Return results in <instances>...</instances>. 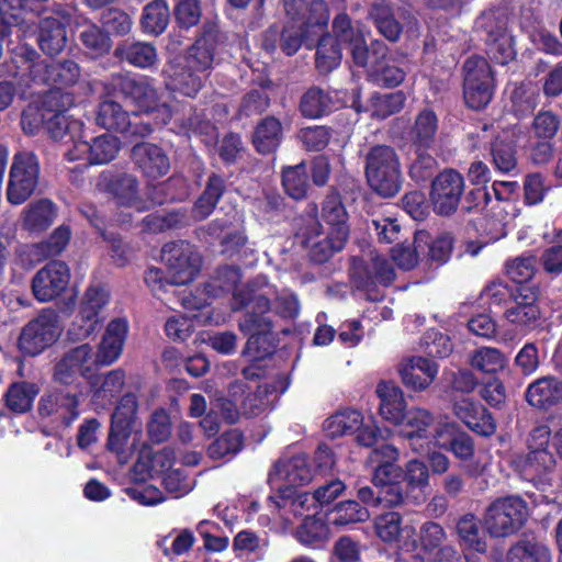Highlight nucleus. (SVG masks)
<instances>
[{
  "label": "nucleus",
  "instance_id": "obj_1",
  "mask_svg": "<svg viewBox=\"0 0 562 562\" xmlns=\"http://www.w3.org/2000/svg\"><path fill=\"white\" fill-rule=\"evenodd\" d=\"M272 293V286L263 278H258L235 292L232 301L233 311L244 307L251 310L239 321L238 328L249 336L246 351H254L256 357L261 356L258 349L260 338L271 333L273 328L271 319L265 315L271 310L269 295Z\"/></svg>",
  "mask_w": 562,
  "mask_h": 562
},
{
  "label": "nucleus",
  "instance_id": "obj_2",
  "mask_svg": "<svg viewBox=\"0 0 562 562\" xmlns=\"http://www.w3.org/2000/svg\"><path fill=\"white\" fill-rule=\"evenodd\" d=\"M322 221L326 229L321 223H314L306 239L312 259L319 263L340 251L349 236L348 213L338 193L331 192L324 200Z\"/></svg>",
  "mask_w": 562,
  "mask_h": 562
},
{
  "label": "nucleus",
  "instance_id": "obj_3",
  "mask_svg": "<svg viewBox=\"0 0 562 562\" xmlns=\"http://www.w3.org/2000/svg\"><path fill=\"white\" fill-rule=\"evenodd\" d=\"M112 83L123 98L137 109L138 113L153 119V126H161L170 122L172 117L170 105L161 99L147 77L117 75L112 78Z\"/></svg>",
  "mask_w": 562,
  "mask_h": 562
},
{
  "label": "nucleus",
  "instance_id": "obj_4",
  "mask_svg": "<svg viewBox=\"0 0 562 562\" xmlns=\"http://www.w3.org/2000/svg\"><path fill=\"white\" fill-rule=\"evenodd\" d=\"M13 61L18 64L16 67L20 69V71L15 72V76H21L22 78L29 76L32 81L47 86H72L80 78V68L75 61L65 60L63 63L47 64L38 58L34 49L27 46L20 47Z\"/></svg>",
  "mask_w": 562,
  "mask_h": 562
},
{
  "label": "nucleus",
  "instance_id": "obj_5",
  "mask_svg": "<svg viewBox=\"0 0 562 562\" xmlns=\"http://www.w3.org/2000/svg\"><path fill=\"white\" fill-rule=\"evenodd\" d=\"M402 548L406 552H415L418 557L430 562H456L459 554L453 546L445 544L448 535L445 528L436 521L424 522L416 536L413 525L404 526Z\"/></svg>",
  "mask_w": 562,
  "mask_h": 562
},
{
  "label": "nucleus",
  "instance_id": "obj_6",
  "mask_svg": "<svg viewBox=\"0 0 562 562\" xmlns=\"http://www.w3.org/2000/svg\"><path fill=\"white\" fill-rule=\"evenodd\" d=\"M366 177L369 186L380 195L392 198L398 193L402 172L395 149L386 145L372 147L366 156Z\"/></svg>",
  "mask_w": 562,
  "mask_h": 562
},
{
  "label": "nucleus",
  "instance_id": "obj_7",
  "mask_svg": "<svg viewBox=\"0 0 562 562\" xmlns=\"http://www.w3.org/2000/svg\"><path fill=\"white\" fill-rule=\"evenodd\" d=\"M527 503L518 496L493 502L484 516V526L491 537L505 538L516 533L527 521Z\"/></svg>",
  "mask_w": 562,
  "mask_h": 562
},
{
  "label": "nucleus",
  "instance_id": "obj_8",
  "mask_svg": "<svg viewBox=\"0 0 562 562\" xmlns=\"http://www.w3.org/2000/svg\"><path fill=\"white\" fill-rule=\"evenodd\" d=\"M63 326L58 313L53 308H44L23 328L19 338V347L24 353L36 356L57 341Z\"/></svg>",
  "mask_w": 562,
  "mask_h": 562
},
{
  "label": "nucleus",
  "instance_id": "obj_9",
  "mask_svg": "<svg viewBox=\"0 0 562 562\" xmlns=\"http://www.w3.org/2000/svg\"><path fill=\"white\" fill-rule=\"evenodd\" d=\"M40 181V164L33 153H18L10 169L7 200L21 205L35 192Z\"/></svg>",
  "mask_w": 562,
  "mask_h": 562
},
{
  "label": "nucleus",
  "instance_id": "obj_10",
  "mask_svg": "<svg viewBox=\"0 0 562 562\" xmlns=\"http://www.w3.org/2000/svg\"><path fill=\"white\" fill-rule=\"evenodd\" d=\"M110 294L101 285H91L85 292L77 321L68 334L71 338L82 340L93 335L105 317Z\"/></svg>",
  "mask_w": 562,
  "mask_h": 562
},
{
  "label": "nucleus",
  "instance_id": "obj_11",
  "mask_svg": "<svg viewBox=\"0 0 562 562\" xmlns=\"http://www.w3.org/2000/svg\"><path fill=\"white\" fill-rule=\"evenodd\" d=\"M161 260L166 265L170 282L183 285L194 280L201 267V257L193 245L179 240L162 247Z\"/></svg>",
  "mask_w": 562,
  "mask_h": 562
},
{
  "label": "nucleus",
  "instance_id": "obj_12",
  "mask_svg": "<svg viewBox=\"0 0 562 562\" xmlns=\"http://www.w3.org/2000/svg\"><path fill=\"white\" fill-rule=\"evenodd\" d=\"M94 120L100 127L119 132L126 137H145L153 132L150 122L140 120L137 113L131 120L122 105L110 99H104L98 104Z\"/></svg>",
  "mask_w": 562,
  "mask_h": 562
},
{
  "label": "nucleus",
  "instance_id": "obj_13",
  "mask_svg": "<svg viewBox=\"0 0 562 562\" xmlns=\"http://www.w3.org/2000/svg\"><path fill=\"white\" fill-rule=\"evenodd\" d=\"M95 188L101 192L111 194L115 203L121 207L138 213L146 209L139 193L138 180L133 175H113L110 171H103L98 177Z\"/></svg>",
  "mask_w": 562,
  "mask_h": 562
},
{
  "label": "nucleus",
  "instance_id": "obj_14",
  "mask_svg": "<svg viewBox=\"0 0 562 562\" xmlns=\"http://www.w3.org/2000/svg\"><path fill=\"white\" fill-rule=\"evenodd\" d=\"M464 179L458 171L446 169L431 183L430 198L434 210L439 215L453 214L464 193Z\"/></svg>",
  "mask_w": 562,
  "mask_h": 562
},
{
  "label": "nucleus",
  "instance_id": "obj_15",
  "mask_svg": "<svg viewBox=\"0 0 562 562\" xmlns=\"http://www.w3.org/2000/svg\"><path fill=\"white\" fill-rule=\"evenodd\" d=\"M400 425L402 436L416 453L430 451V446L435 445L436 430L440 427H435L432 415L423 408L408 411Z\"/></svg>",
  "mask_w": 562,
  "mask_h": 562
},
{
  "label": "nucleus",
  "instance_id": "obj_16",
  "mask_svg": "<svg viewBox=\"0 0 562 562\" xmlns=\"http://www.w3.org/2000/svg\"><path fill=\"white\" fill-rule=\"evenodd\" d=\"M70 272L66 263L50 261L40 269L32 279V293L38 302H50L67 289Z\"/></svg>",
  "mask_w": 562,
  "mask_h": 562
},
{
  "label": "nucleus",
  "instance_id": "obj_17",
  "mask_svg": "<svg viewBox=\"0 0 562 562\" xmlns=\"http://www.w3.org/2000/svg\"><path fill=\"white\" fill-rule=\"evenodd\" d=\"M120 149V139L114 135L104 134L92 138L91 142L75 143L74 148L68 150L67 157L69 160L85 158L91 165H102L112 161Z\"/></svg>",
  "mask_w": 562,
  "mask_h": 562
},
{
  "label": "nucleus",
  "instance_id": "obj_18",
  "mask_svg": "<svg viewBox=\"0 0 562 562\" xmlns=\"http://www.w3.org/2000/svg\"><path fill=\"white\" fill-rule=\"evenodd\" d=\"M336 44H346L349 46L352 59L358 66L364 67L370 61V52L360 29L356 27L350 18L345 14H338L333 21V34H330Z\"/></svg>",
  "mask_w": 562,
  "mask_h": 562
},
{
  "label": "nucleus",
  "instance_id": "obj_19",
  "mask_svg": "<svg viewBox=\"0 0 562 562\" xmlns=\"http://www.w3.org/2000/svg\"><path fill=\"white\" fill-rule=\"evenodd\" d=\"M78 398L75 394L65 391H52L42 395L38 402V414L43 418H52L65 425L79 415Z\"/></svg>",
  "mask_w": 562,
  "mask_h": 562
},
{
  "label": "nucleus",
  "instance_id": "obj_20",
  "mask_svg": "<svg viewBox=\"0 0 562 562\" xmlns=\"http://www.w3.org/2000/svg\"><path fill=\"white\" fill-rule=\"evenodd\" d=\"M312 480V470L304 454L293 456L289 459L278 460L269 473V482L281 488L279 483L289 486L304 485Z\"/></svg>",
  "mask_w": 562,
  "mask_h": 562
},
{
  "label": "nucleus",
  "instance_id": "obj_21",
  "mask_svg": "<svg viewBox=\"0 0 562 562\" xmlns=\"http://www.w3.org/2000/svg\"><path fill=\"white\" fill-rule=\"evenodd\" d=\"M132 158L137 168L149 179H157L168 173L170 159L166 151L151 143H140L133 147Z\"/></svg>",
  "mask_w": 562,
  "mask_h": 562
},
{
  "label": "nucleus",
  "instance_id": "obj_22",
  "mask_svg": "<svg viewBox=\"0 0 562 562\" xmlns=\"http://www.w3.org/2000/svg\"><path fill=\"white\" fill-rule=\"evenodd\" d=\"M45 104L49 108L44 128L52 138H61L68 130L66 112L72 106L74 98L70 93L56 89L45 94Z\"/></svg>",
  "mask_w": 562,
  "mask_h": 562
},
{
  "label": "nucleus",
  "instance_id": "obj_23",
  "mask_svg": "<svg viewBox=\"0 0 562 562\" xmlns=\"http://www.w3.org/2000/svg\"><path fill=\"white\" fill-rule=\"evenodd\" d=\"M387 47L380 41L371 43L370 57H374L371 61V75L379 85L385 87H395L403 82L406 76V69L403 63H397L395 59L383 60L386 56Z\"/></svg>",
  "mask_w": 562,
  "mask_h": 562
},
{
  "label": "nucleus",
  "instance_id": "obj_24",
  "mask_svg": "<svg viewBox=\"0 0 562 562\" xmlns=\"http://www.w3.org/2000/svg\"><path fill=\"white\" fill-rule=\"evenodd\" d=\"M525 397L530 406L547 412L562 403V381L552 375L539 378L528 385Z\"/></svg>",
  "mask_w": 562,
  "mask_h": 562
},
{
  "label": "nucleus",
  "instance_id": "obj_25",
  "mask_svg": "<svg viewBox=\"0 0 562 562\" xmlns=\"http://www.w3.org/2000/svg\"><path fill=\"white\" fill-rule=\"evenodd\" d=\"M398 371L406 387L414 391H424L436 379L438 366L429 359L413 357L403 362Z\"/></svg>",
  "mask_w": 562,
  "mask_h": 562
},
{
  "label": "nucleus",
  "instance_id": "obj_26",
  "mask_svg": "<svg viewBox=\"0 0 562 562\" xmlns=\"http://www.w3.org/2000/svg\"><path fill=\"white\" fill-rule=\"evenodd\" d=\"M370 259L363 266L355 261L353 274L357 276L361 285L380 283L389 285L395 279V270L389 260L376 251H370Z\"/></svg>",
  "mask_w": 562,
  "mask_h": 562
},
{
  "label": "nucleus",
  "instance_id": "obj_27",
  "mask_svg": "<svg viewBox=\"0 0 562 562\" xmlns=\"http://www.w3.org/2000/svg\"><path fill=\"white\" fill-rule=\"evenodd\" d=\"M435 446L450 450L462 461H471L474 456V442L471 436L460 431L453 424L440 425L436 430Z\"/></svg>",
  "mask_w": 562,
  "mask_h": 562
},
{
  "label": "nucleus",
  "instance_id": "obj_28",
  "mask_svg": "<svg viewBox=\"0 0 562 562\" xmlns=\"http://www.w3.org/2000/svg\"><path fill=\"white\" fill-rule=\"evenodd\" d=\"M127 331L128 324L124 318H115L108 324L98 350L100 364H111L120 357Z\"/></svg>",
  "mask_w": 562,
  "mask_h": 562
},
{
  "label": "nucleus",
  "instance_id": "obj_29",
  "mask_svg": "<svg viewBox=\"0 0 562 562\" xmlns=\"http://www.w3.org/2000/svg\"><path fill=\"white\" fill-rule=\"evenodd\" d=\"M454 414L471 430L482 436H491L496 430L492 415L480 404L464 398L454 404Z\"/></svg>",
  "mask_w": 562,
  "mask_h": 562
},
{
  "label": "nucleus",
  "instance_id": "obj_30",
  "mask_svg": "<svg viewBox=\"0 0 562 562\" xmlns=\"http://www.w3.org/2000/svg\"><path fill=\"white\" fill-rule=\"evenodd\" d=\"M376 394L380 398L381 416L394 425H400L406 414L402 390L391 382H381L376 387Z\"/></svg>",
  "mask_w": 562,
  "mask_h": 562
},
{
  "label": "nucleus",
  "instance_id": "obj_31",
  "mask_svg": "<svg viewBox=\"0 0 562 562\" xmlns=\"http://www.w3.org/2000/svg\"><path fill=\"white\" fill-rule=\"evenodd\" d=\"M140 438L142 428L111 425L106 447L121 463H126L137 449Z\"/></svg>",
  "mask_w": 562,
  "mask_h": 562
},
{
  "label": "nucleus",
  "instance_id": "obj_32",
  "mask_svg": "<svg viewBox=\"0 0 562 562\" xmlns=\"http://www.w3.org/2000/svg\"><path fill=\"white\" fill-rule=\"evenodd\" d=\"M55 217V205L47 199H41L22 211L21 226L29 233H42L53 224Z\"/></svg>",
  "mask_w": 562,
  "mask_h": 562
},
{
  "label": "nucleus",
  "instance_id": "obj_33",
  "mask_svg": "<svg viewBox=\"0 0 562 562\" xmlns=\"http://www.w3.org/2000/svg\"><path fill=\"white\" fill-rule=\"evenodd\" d=\"M513 462L528 480L540 479L555 464L554 457L548 449H529L528 453L516 456Z\"/></svg>",
  "mask_w": 562,
  "mask_h": 562
},
{
  "label": "nucleus",
  "instance_id": "obj_34",
  "mask_svg": "<svg viewBox=\"0 0 562 562\" xmlns=\"http://www.w3.org/2000/svg\"><path fill=\"white\" fill-rule=\"evenodd\" d=\"M114 55L121 61H126L137 68H151L158 61L156 47L147 42H124L120 44Z\"/></svg>",
  "mask_w": 562,
  "mask_h": 562
},
{
  "label": "nucleus",
  "instance_id": "obj_35",
  "mask_svg": "<svg viewBox=\"0 0 562 562\" xmlns=\"http://www.w3.org/2000/svg\"><path fill=\"white\" fill-rule=\"evenodd\" d=\"M506 559L507 562H552V554L543 542L524 538L509 548Z\"/></svg>",
  "mask_w": 562,
  "mask_h": 562
},
{
  "label": "nucleus",
  "instance_id": "obj_36",
  "mask_svg": "<svg viewBox=\"0 0 562 562\" xmlns=\"http://www.w3.org/2000/svg\"><path fill=\"white\" fill-rule=\"evenodd\" d=\"M460 544L468 550L484 553L487 543L480 526V520L473 514L462 515L456 524Z\"/></svg>",
  "mask_w": 562,
  "mask_h": 562
},
{
  "label": "nucleus",
  "instance_id": "obj_37",
  "mask_svg": "<svg viewBox=\"0 0 562 562\" xmlns=\"http://www.w3.org/2000/svg\"><path fill=\"white\" fill-rule=\"evenodd\" d=\"M165 74L168 77L167 87L184 95L194 97L202 87V75L187 66L170 64L165 69Z\"/></svg>",
  "mask_w": 562,
  "mask_h": 562
},
{
  "label": "nucleus",
  "instance_id": "obj_38",
  "mask_svg": "<svg viewBox=\"0 0 562 562\" xmlns=\"http://www.w3.org/2000/svg\"><path fill=\"white\" fill-rule=\"evenodd\" d=\"M468 363L480 373L497 374L506 368L508 359L497 348L480 347L468 355Z\"/></svg>",
  "mask_w": 562,
  "mask_h": 562
},
{
  "label": "nucleus",
  "instance_id": "obj_39",
  "mask_svg": "<svg viewBox=\"0 0 562 562\" xmlns=\"http://www.w3.org/2000/svg\"><path fill=\"white\" fill-rule=\"evenodd\" d=\"M38 393L40 387L33 382H13L4 393L5 407L15 414L26 413Z\"/></svg>",
  "mask_w": 562,
  "mask_h": 562
},
{
  "label": "nucleus",
  "instance_id": "obj_40",
  "mask_svg": "<svg viewBox=\"0 0 562 562\" xmlns=\"http://www.w3.org/2000/svg\"><path fill=\"white\" fill-rule=\"evenodd\" d=\"M282 140V125L273 116L261 120L255 128L252 143L261 154L273 153Z\"/></svg>",
  "mask_w": 562,
  "mask_h": 562
},
{
  "label": "nucleus",
  "instance_id": "obj_41",
  "mask_svg": "<svg viewBox=\"0 0 562 562\" xmlns=\"http://www.w3.org/2000/svg\"><path fill=\"white\" fill-rule=\"evenodd\" d=\"M67 34L64 24L54 18H46L41 22L38 44L47 55H57L66 46Z\"/></svg>",
  "mask_w": 562,
  "mask_h": 562
},
{
  "label": "nucleus",
  "instance_id": "obj_42",
  "mask_svg": "<svg viewBox=\"0 0 562 562\" xmlns=\"http://www.w3.org/2000/svg\"><path fill=\"white\" fill-rule=\"evenodd\" d=\"M491 155L497 170L509 172L515 169L517 159L514 148V133L510 131L499 133L491 144Z\"/></svg>",
  "mask_w": 562,
  "mask_h": 562
},
{
  "label": "nucleus",
  "instance_id": "obj_43",
  "mask_svg": "<svg viewBox=\"0 0 562 562\" xmlns=\"http://www.w3.org/2000/svg\"><path fill=\"white\" fill-rule=\"evenodd\" d=\"M438 131V119L434 111H420L411 130V139L415 148H429Z\"/></svg>",
  "mask_w": 562,
  "mask_h": 562
},
{
  "label": "nucleus",
  "instance_id": "obj_44",
  "mask_svg": "<svg viewBox=\"0 0 562 562\" xmlns=\"http://www.w3.org/2000/svg\"><path fill=\"white\" fill-rule=\"evenodd\" d=\"M370 513L356 501L339 502L329 513V522L336 527L364 522L369 519Z\"/></svg>",
  "mask_w": 562,
  "mask_h": 562
},
{
  "label": "nucleus",
  "instance_id": "obj_45",
  "mask_svg": "<svg viewBox=\"0 0 562 562\" xmlns=\"http://www.w3.org/2000/svg\"><path fill=\"white\" fill-rule=\"evenodd\" d=\"M170 20V11L165 0H153L145 5L142 15V27L145 33L161 34Z\"/></svg>",
  "mask_w": 562,
  "mask_h": 562
},
{
  "label": "nucleus",
  "instance_id": "obj_46",
  "mask_svg": "<svg viewBox=\"0 0 562 562\" xmlns=\"http://www.w3.org/2000/svg\"><path fill=\"white\" fill-rule=\"evenodd\" d=\"M125 384V373L112 370L91 381L92 397L94 401L109 402L119 394Z\"/></svg>",
  "mask_w": 562,
  "mask_h": 562
},
{
  "label": "nucleus",
  "instance_id": "obj_47",
  "mask_svg": "<svg viewBox=\"0 0 562 562\" xmlns=\"http://www.w3.org/2000/svg\"><path fill=\"white\" fill-rule=\"evenodd\" d=\"M224 192V181L221 177L212 175L209 178L206 188L195 202L192 215L196 221L205 220L214 210Z\"/></svg>",
  "mask_w": 562,
  "mask_h": 562
},
{
  "label": "nucleus",
  "instance_id": "obj_48",
  "mask_svg": "<svg viewBox=\"0 0 562 562\" xmlns=\"http://www.w3.org/2000/svg\"><path fill=\"white\" fill-rule=\"evenodd\" d=\"M362 426V416L355 409L340 411L326 419L324 428L330 437L353 435Z\"/></svg>",
  "mask_w": 562,
  "mask_h": 562
},
{
  "label": "nucleus",
  "instance_id": "obj_49",
  "mask_svg": "<svg viewBox=\"0 0 562 562\" xmlns=\"http://www.w3.org/2000/svg\"><path fill=\"white\" fill-rule=\"evenodd\" d=\"M240 279L241 274L238 268H220L216 270L214 276L206 282L205 292L212 297H216L232 291L234 294L235 292L239 291V289H237V284L240 282ZM244 288L245 286H243V289Z\"/></svg>",
  "mask_w": 562,
  "mask_h": 562
},
{
  "label": "nucleus",
  "instance_id": "obj_50",
  "mask_svg": "<svg viewBox=\"0 0 562 562\" xmlns=\"http://www.w3.org/2000/svg\"><path fill=\"white\" fill-rule=\"evenodd\" d=\"M334 108L331 97L318 87H312L302 97L300 110L310 119H317Z\"/></svg>",
  "mask_w": 562,
  "mask_h": 562
},
{
  "label": "nucleus",
  "instance_id": "obj_51",
  "mask_svg": "<svg viewBox=\"0 0 562 562\" xmlns=\"http://www.w3.org/2000/svg\"><path fill=\"white\" fill-rule=\"evenodd\" d=\"M282 186L292 199H304L310 187L306 165L301 162L295 166L285 167L282 171Z\"/></svg>",
  "mask_w": 562,
  "mask_h": 562
},
{
  "label": "nucleus",
  "instance_id": "obj_52",
  "mask_svg": "<svg viewBox=\"0 0 562 562\" xmlns=\"http://www.w3.org/2000/svg\"><path fill=\"white\" fill-rule=\"evenodd\" d=\"M341 50L330 34L324 35L317 45L315 65L321 74L327 75L341 61Z\"/></svg>",
  "mask_w": 562,
  "mask_h": 562
},
{
  "label": "nucleus",
  "instance_id": "obj_53",
  "mask_svg": "<svg viewBox=\"0 0 562 562\" xmlns=\"http://www.w3.org/2000/svg\"><path fill=\"white\" fill-rule=\"evenodd\" d=\"M138 401L134 393L127 392L119 401L112 417L111 425L124 426L128 428H142V423L137 416Z\"/></svg>",
  "mask_w": 562,
  "mask_h": 562
},
{
  "label": "nucleus",
  "instance_id": "obj_54",
  "mask_svg": "<svg viewBox=\"0 0 562 562\" xmlns=\"http://www.w3.org/2000/svg\"><path fill=\"white\" fill-rule=\"evenodd\" d=\"M371 16L379 32L389 41L395 42L402 33L401 24L394 19L392 8L387 3H376L371 9Z\"/></svg>",
  "mask_w": 562,
  "mask_h": 562
},
{
  "label": "nucleus",
  "instance_id": "obj_55",
  "mask_svg": "<svg viewBox=\"0 0 562 562\" xmlns=\"http://www.w3.org/2000/svg\"><path fill=\"white\" fill-rule=\"evenodd\" d=\"M463 86L485 85L493 86V76L487 60L480 56L469 57L464 65Z\"/></svg>",
  "mask_w": 562,
  "mask_h": 562
},
{
  "label": "nucleus",
  "instance_id": "obj_56",
  "mask_svg": "<svg viewBox=\"0 0 562 562\" xmlns=\"http://www.w3.org/2000/svg\"><path fill=\"white\" fill-rule=\"evenodd\" d=\"M328 537V528L326 524L313 515H306L303 522L296 530L297 540L306 546L316 544L326 540Z\"/></svg>",
  "mask_w": 562,
  "mask_h": 562
},
{
  "label": "nucleus",
  "instance_id": "obj_57",
  "mask_svg": "<svg viewBox=\"0 0 562 562\" xmlns=\"http://www.w3.org/2000/svg\"><path fill=\"white\" fill-rule=\"evenodd\" d=\"M374 527L378 537L384 542H393L404 537L402 516L396 512H389L375 518ZM403 538H401L402 540Z\"/></svg>",
  "mask_w": 562,
  "mask_h": 562
},
{
  "label": "nucleus",
  "instance_id": "obj_58",
  "mask_svg": "<svg viewBox=\"0 0 562 562\" xmlns=\"http://www.w3.org/2000/svg\"><path fill=\"white\" fill-rule=\"evenodd\" d=\"M213 64V49L212 45L205 38L198 40L189 50L186 59V65L200 75L207 71Z\"/></svg>",
  "mask_w": 562,
  "mask_h": 562
},
{
  "label": "nucleus",
  "instance_id": "obj_59",
  "mask_svg": "<svg viewBox=\"0 0 562 562\" xmlns=\"http://www.w3.org/2000/svg\"><path fill=\"white\" fill-rule=\"evenodd\" d=\"M243 446V435L237 429L224 432L207 448V454L212 459H222L224 457L237 453Z\"/></svg>",
  "mask_w": 562,
  "mask_h": 562
},
{
  "label": "nucleus",
  "instance_id": "obj_60",
  "mask_svg": "<svg viewBox=\"0 0 562 562\" xmlns=\"http://www.w3.org/2000/svg\"><path fill=\"white\" fill-rule=\"evenodd\" d=\"M72 366L83 378H91L99 362L98 355L94 357L93 349L88 344L75 347L65 353Z\"/></svg>",
  "mask_w": 562,
  "mask_h": 562
},
{
  "label": "nucleus",
  "instance_id": "obj_61",
  "mask_svg": "<svg viewBox=\"0 0 562 562\" xmlns=\"http://www.w3.org/2000/svg\"><path fill=\"white\" fill-rule=\"evenodd\" d=\"M406 97L402 91H395L384 94H374L371 98L372 115L384 119L392 115L403 108Z\"/></svg>",
  "mask_w": 562,
  "mask_h": 562
},
{
  "label": "nucleus",
  "instance_id": "obj_62",
  "mask_svg": "<svg viewBox=\"0 0 562 562\" xmlns=\"http://www.w3.org/2000/svg\"><path fill=\"white\" fill-rule=\"evenodd\" d=\"M487 42V54L492 60L497 64L506 65L515 58L514 40L509 34H503L498 37H491Z\"/></svg>",
  "mask_w": 562,
  "mask_h": 562
},
{
  "label": "nucleus",
  "instance_id": "obj_63",
  "mask_svg": "<svg viewBox=\"0 0 562 562\" xmlns=\"http://www.w3.org/2000/svg\"><path fill=\"white\" fill-rule=\"evenodd\" d=\"M47 106L45 104V97L40 104L32 103L26 106L22 113L21 126L23 131L30 135L37 133L41 128L45 127V122L48 117Z\"/></svg>",
  "mask_w": 562,
  "mask_h": 562
},
{
  "label": "nucleus",
  "instance_id": "obj_64",
  "mask_svg": "<svg viewBox=\"0 0 562 562\" xmlns=\"http://www.w3.org/2000/svg\"><path fill=\"white\" fill-rule=\"evenodd\" d=\"M79 37L83 46L94 56L108 53L111 47L109 36L94 24L86 25L80 32Z\"/></svg>",
  "mask_w": 562,
  "mask_h": 562
}]
</instances>
